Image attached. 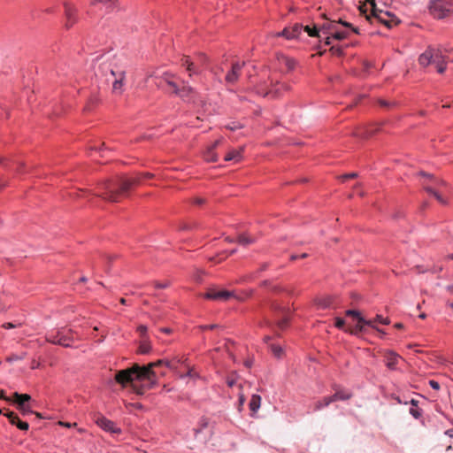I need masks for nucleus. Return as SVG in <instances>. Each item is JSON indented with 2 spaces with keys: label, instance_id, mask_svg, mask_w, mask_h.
<instances>
[{
  "label": "nucleus",
  "instance_id": "f257e3e1",
  "mask_svg": "<svg viewBox=\"0 0 453 453\" xmlns=\"http://www.w3.org/2000/svg\"><path fill=\"white\" fill-rule=\"evenodd\" d=\"M115 380L123 387L130 383L136 394L142 395L146 389L151 388L157 383V374L150 367L135 364L129 369L119 371L115 374Z\"/></svg>",
  "mask_w": 453,
  "mask_h": 453
},
{
  "label": "nucleus",
  "instance_id": "f03ea898",
  "mask_svg": "<svg viewBox=\"0 0 453 453\" xmlns=\"http://www.w3.org/2000/svg\"><path fill=\"white\" fill-rule=\"evenodd\" d=\"M139 181V178L106 180L97 184L94 196L107 202L118 203L130 188Z\"/></svg>",
  "mask_w": 453,
  "mask_h": 453
},
{
  "label": "nucleus",
  "instance_id": "7ed1b4c3",
  "mask_svg": "<svg viewBox=\"0 0 453 453\" xmlns=\"http://www.w3.org/2000/svg\"><path fill=\"white\" fill-rule=\"evenodd\" d=\"M418 64L422 67H427L430 65H434L439 73H443L447 68V64L449 62L448 56L444 55L441 49L429 46L418 57Z\"/></svg>",
  "mask_w": 453,
  "mask_h": 453
},
{
  "label": "nucleus",
  "instance_id": "20e7f679",
  "mask_svg": "<svg viewBox=\"0 0 453 453\" xmlns=\"http://www.w3.org/2000/svg\"><path fill=\"white\" fill-rule=\"evenodd\" d=\"M418 175L425 177L426 180L423 181V188L441 204H447L446 199L442 196L441 193L443 189L447 188V183L443 180H440L434 175L426 173L425 172H419Z\"/></svg>",
  "mask_w": 453,
  "mask_h": 453
},
{
  "label": "nucleus",
  "instance_id": "39448f33",
  "mask_svg": "<svg viewBox=\"0 0 453 453\" xmlns=\"http://www.w3.org/2000/svg\"><path fill=\"white\" fill-rule=\"evenodd\" d=\"M428 10L435 19L449 18L453 15V0H430Z\"/></svg>",
  "mask_w": 453,
  "mask_h": 453
},
{
  "label": "nucleus",
  "instance_id": "423d86ee",
  "mask_svg": "<svg viewBox=\"0 0 453 453\" xmlns=\"http://www.w3.org/2000/svg\"><path fill=\"white\" fill-rule=\"evenodd\" d=\"M72 334L73 331L71 329H61L58 330L56 334H49L46 340L47 342L53 344L61 345L63 347H70V342L73 341Z\"/></svg>",
  "mask_w": 453,
  "mask_h": 453
},
{
  "label": "nucleus",
  "instance_id": "0eeeda50",
  "mask_svg": "<svg viewBox=\"0 0 453 453\" xmlns=\"http://www.w3.org/2000/svg\"><path fill=\"white\" fill-rule=\"evenodd\" d=\"M367 2L371 5V15H366L367 20L371 23H373V20L378 21L380 23L384 24L388 27H392V22L384 18V16H390L389 12H383L382 11H379L376 7L375 0H367Z\"/></svg>",
  "mask_w": 453,
  "mask_h": 453
},
{
  "label": "nucleus",
  "instance_id": "6e6552de",
  "mask_svg": "<svg viewBox=\"0 0 453 453\" xmlns=\"http://www.w3.org/2000/svg\"><path fill=\"white\" fill-rule=\"evenodd\" d=\"M111 75L113 77L112 92L121 95L124 91L126 71L124 69L111 68Z\"/></svg>",
  "mask_w": 453,
  "mask_h": 453
},
{
  "label": "nucleus",
  "instance_id": "1a4fd4ad",
  "mask_svg": "<svg viewBox=\"0 0 453 453\" xmlns=\"http://www.w3.org/2000/svg\"><path fill=\"white\" fill-rule=\"evenodd\" d=\"M288 85L281 82H276L275 84L272 85V88L269 90L265 91L264 89L260 88L257 90V93L263 95L265 97L276 99L280 98L283 95V93L288 91Z\"/></svg>",
  "mask_w": 453,
  "mask_h": 453
},
{
  "label": "nucleus",
  "instance_id": "9d476101",
  "mask_svg": "<svg viewBox=\"0 0 453 453\" xmlns=\"http://www.w3.org/2000/svg\"><path fill=\"white\" fill-rule=\"evenodd\" d=\"M234 296V293L228 290H219L216 288H210L205 294L204 297L215 301H227L230 297Z\"/></svg>",
  "mask_w": 453,
  "mask_h": 453
},
{
  "label": "nucleus",
  "instance_id": "9b49d317",
  "mask_svg": "<svg viewBox=\"0 0 453 453\" xmlns=\"http://www.w3.org/2000/svg\"><path fill=\"white\" fill-rule=\"evenodd\" d=\"M184 363H185V361H182L181 358H179V357H174L171 361L167 360V359H159V360H157L156 362H152V363L148 364L144 367H150V370L151 372H154V370H153L154 367L165 365L169 369L176 370L177 369V364H184Z\"/></svg>",
  "mask_w": 453,
  "mask_h": 453
},
{
  "label": "nucleus",
  "instance_id": "f8f14e48",
  "mask_svg": "<svg viewBox=\"0 0 453 453\" xmlns=\"http://www.w3.org/2000/svg\"><path fill=\"white\" fill-rule=\"evenodd\" d=\"M96 423L97 426H99L101 428H103L104 430H105L107 432L117 433V434L120 433V429L117 428L115 426V424L111 420L106 418L104 416L96 417Z\"/></svg>",
  "mask_w": 453,
  "mask_h": 453
},
{
  "label": "nucleus",
  "instance_id": "ddd939ff",
  "mask_svg": "<svg viewBox=\"0 0 453 453\" xmlns=\"http://www.w3.org/2000/svg\"><path fill=\"white\" fill-rule=\"evenodd\" d=\"M4 416L8 418L12 425H15L20 430L27 431L29 428L28 423L21 421L15 412L8 411Z\"/></svg>",
  "mask_w": 453,
  "mask_h": 453
},
{
  "label": "nucleus",
  "instance_id": "4468645a",
  "mask_svg": "<svg viewBox=\"0 0 453 453\" xmlns=\"http://www.w3.org/2000/svg\"><path fill=\"white\" fill-rule=\"evenodd\" d=\"M273 309L275 311L279 310V312L282 313V318L279 319L276 321V324L280 329H281V330L285 329L288 325V319H289L288 310H287L285 308H281L279 304H273Z\"/></svg>",
  "mask_w": 453,
  "mask_h": 453
},
{
  "label": "nucleus",
  "instance_id": "2eb2a0df",
  "mask_svg": "<svg viewBox=\"0 0 453 453\" xmlns=\"http://www.w3.org/2000/svg\"><path fill=\"white\" fill-rule=\"evenodd\" d=\"M65 18H66L65 27L67 28H70L77 21V19L75 16L76 10L70 4H65Z\"/></svg>",
  "mask_w": 453,
  "mask_h": 453
},
{
  "label": "nucleus",
  "instance_id": "dca6fc26",
  "mask_svg": "<svg viewBox=\"0 0 453 453\" xmlns=\"http://www.w3.org/2000/svg\"><path fill=\"white\" fill-rule=\"evenodd\" d=\"M222 140L219 139L215 141L211 146L207 148L204 152V159L208 162H216L218 161V155L215 153V149L221 143Z\"/></svg>",
  "mask_w": 453,
  "mask_h": 453
},
{
  "label": "nucleus",
  "instance_id": "f3484780",
  "mask_svg": "<svg viewBox=\"0 0 453 453\" xmlns=\"http://www.w3.org/2000/svg\"><path fill=\"white\" fill-rule=\"evenodd\" d=\"M243 65L244 62L242 64L238 62L234 63L232 65V70L226 74V81L228 83H234L238 80L239 74Z\"/></svg>",
  "mask_w": 453,
  "mask_h": 453
},
{
  "label": "nucleus",
  "instance_id": "a211bd4d",
  "mask_svg": "<svg viewBox=\"0 0 453 453\" xmlns=\"http://www.w3.org/2000/svg\"><path fill=\"white\" fill-rule=\"evenodd\" d=\"M302 30L303 26L296 24L292 27L283 29V31L280 34H279V35L284 36L287 39H294L299 36Z\"/></svg>",
  "mask_w": 453,
  "mask_h": 453
},
{
  "label": "nucleus",
  "instance_id": "6ab92c4d",
  "mask_svg": "<svg viewBox=\"0 0 453 453\" xmlns=\"http://www.w3.org/2000/svg\"><path fill=\"white\" fill-rule=\"evenodd\" d=\"M351 395L349 393L344 391H336L334 395L331 396L324 397L325 405H329L331 403L338 401V400H347L349 399Z\"/></svg>",
  "mask_w": 453,
  "mask_h": 453
},
{
  "label": "nucleus",
  "instance_id": "aec40b11",
  "mask_svg": "<svg viewBox=\"0 0 453 453\" xmlns=\"http://www.w3.org/2000/svg\"><path fill=\"white\" fill-rule=\"evenodd\" d=\"M12 400L17 404V407H20L28 404L27 403L31 400V396L27 394L15 392L12 395Z\"/></svg>",
  "mask_w": 453,
  "mask_h": 453
},
{
  "label": "nucleus",
  "instance_id": "412c9836",
  "mask_svg": "<svg viewBox=\"0 0 453 453\" xmlns=\"http://www.w3.org/2000/svg\"><path fill=\"white\" fill-rule=\"evenodd\" d=\"M346 315L349 316V317H352L353 319H357V321H358L359 323H365V324H366L369 326H373L372 320L364 319L357 311L348 310L346 311Z\"/></svg>",
  "mask_w": 453,
  "mask_h": 453
},
{
  "label": "nucleus",
  "instance_id": "4be33fe9",
  "mask_svg": "<svg viewBox=\"0 0 453 453\" xmlns=\"http://www.w3.org/2000/svg\"><path fill=\"white\" fill-rule=\"evenodd\" d=\"M182 88H179V92H174L176 95H179L184 100H189L192 97V95L195 93L194 89L185 85L184 81L182 82Z\"/></svg>",
  "mask_w": 453,
  "mask_h": 453
},
{
  "label": "nucleus",
  "instance_id": "5701e85b",
  "mask_svg": "<svg viewBox=\"0 0 453 453\" xmlns=\"http://www.w3.org/2000/svg\"><path fill=\"white\" fill-rule=\"evenodd\" d=\"M243 148H239L237 150H232L229 151L224 157L225 161L234 160L235 162L241 161L242 156Z\"/></svg>",
  "mask_w": 453,
  "mask_h": 453
},
{
  "label": "nucleus",
  "instance_id": "b1692460",
  "mask_svg": "<svg viewBox=\"0 0 453 453\" xmlns=\"http://www.w3.org/2000/svg\"><path fill=\"white\" fill-rule=\"evenodd\" d=\"M174 74L171 73H165L162 76V79L164 81L169 85L171 88H173V92H179V86L177 83L173 81Z\"/></svg>",
  "mask_w": 453,
  "mask_h": 453
},
{
  "label": "nucleus",
  "instance_id": "393cba45",
  "mask_svg": "<svg viewBox=\"0 0 453 453\" xmlns=\"http://www.w3.org/2000/svg\"><path fill=\"white\" fill-rule=\"evenodd\" d=\"M398 359H399V356L398 355H396L394 352H388L386 355V365L389 369H395V365H396V364L398 362Z\"/></svg>",
  "mask_w": 453,
  "mask_h": 453
},
{
  "label": "nucleus",
  "instance_id": "a878e982",
  "mask_svg": "<svg viewBox=\"0 0 453 453\" xmlns=\"http://www.w3.org/2000/svg\"><path fill=\"white\" fill-rule=\"evenodd\" d=\"M256 242V238L253 236L248 234H239L237 237V242L243 246H248Z\"/></svg>",
  "mask_w": 453,
  "mask_h": 453
},
{
  "label": "nucleus",
  "instance_id": "bb28decb",
  "mask_svg": "<svg viewBox=\"0 0 453 453\" xmlns=\"http://www.w3.org/2000/svg\"><path fill=\"white\" fill-rule=\"evenodd\" d=\"M261 404V397L258 395H253L251 396V399L250 401V409L251 411L256 412L259 408Z\"/></svg>",
  "mask_w": 453,
  "mask_h": 453
},
{
  "label": "nucleus",
  "instance_id": "cd10ccee",
  "mask_svg": "<svg viewBox=\"0 0 453 453\" xmlns=\"http://www.w3.org/2000/svg\"><path fill=\"white\" fill-rule=\"evenodd\" d=\"M150 349H151L150 343L146 339H142L141 341V343L139 346V349H138L139 353L147 354L150 351Z\"/></svg>",
  "mask_w": 453,
  "mask_h": 453
},
{
  "label": "nucleus",
  "instance_id": "c85d7f7f",
  "mask_svg": "<svg viewBox=\"0 0 453 453\" xmlns=\"http://www.w3.org/2000/svg\"><path fill=\"white\" fill-rule=\"evenodd\" d=\"M336 28V20H333L328 24H324L321 27V31L325 34H331L334 33V31Z\"/></svg>",
  "mask_w": 453,
  "mask_h": 453
},
{
  "label": "nucleus",
  "instance_id": "c756f323",
  "mask_svg": "<svg viewBox=\"0 0 453 453\" xmlns=\"http://www.w3.org/2000/svg\"><path fill=\"white\" fill-rule=\"evenodd\" d=\"M378 104L380 106L386 109H391L397 106L396 101H389L386 99H378Z\"/></svg>",
  "mask_w": 453,
  "mask_h": 453
},
{
  "label": "nucleus",
  "instance_id": "7c9ffc66",
  "mask_svg": "<svg viewBox=\"0 0 453 453\" xmlns=\"http://www.w3.org/2000/svg\"><path fill=\"white\" fill-rule=\"evenodd\" d=\"M332 37L334 39H336V40H339V41H342V40H344L346 38L349 37V32H346V31H339L337 29V27L335 28V30L334 31V33H332Z\"/></svg>",
  "mask_w": 453,
  "mask_h": 453
},
{
  "label": "nucleus",
  "instance_id": "2f4dec72",
  "mask_svg": "<svg viewBox=\"0 0 453 453\" xmlns=\"http://www.w3.org/2000/svg\"><path fill=\"white\" fill-rule=\"evenodd\" d=\"M186 360L187 359H183L182 361H185V363L183 365H185L186 367L188 368V372L185 374H180V378L184 379L186 377H190V378L197 377V373L194 371V369L192 367H190L189 365H186Z\"/></svg>",
  "mask_w": 453,
  "mask_h": 453
},
{
  "label": "nucleus",
  "instance_id": "473e14b6",
  "mask_svg": "<svg viewBox=\"0 0 453 453\" xmlns=\"http://www.w3.org/2000/svg\"><path fill=\"white\" fill-rule=\"evenodd\" d=\"M26 357V353H21L20 355H18V354H12L10 356H8L6 357V361L9 362V363H12V362H14V361H19V360H22L23 358H25Z\"/></svg>",
  "mask_w": 453,
  "mask_h": 453
},
{
  "label": "nucleus",
  "instance_id": "72a5a7b5",
  "mask_svg": "<svg viewBox=\"0 0 453 453\" xmlns=\"http://www.w3.org/2000/svg\"><path fill=\"white\" fill-rule=\"evenodd\" d=\"M365 326H367V325H366V324H365V323H359V322L357 321V326H356L353 329H350V330H349V333H350V334H352L357 335V334H358L359 333H361V332H363V331H364V327H365Z\"/></svg>",
  "mask_w": 453,
  "mask_h": 453
},
{
  "label": "nucleus",
  "instance_id": "f704fd0d",
  "mask_svg": "<svg viewBox=\"0 0 453 453\" xmlns=\"http://www.w3.org/2000/svg\"><path fill=\"white\" fill-rule=\"evenodd\" d=\"M270 348H271V350H272L273 354L276 357H280L282 356L283 350H282L281 347H280L278 345L272 344L270 346Z\"/></svg>",
  "mask_w": 453,
  "mask_h": 453
},
{
  "label": "nucleus",
  "instance_id": "c9c22d12",
  "mask_svg": "<svg viewBox=\"0 0 453 453\" xmlns=\"http://www.w3.org/2000/svg\"><path fill=\"white\" fill-rule=\"evenodd\" d=\"M303 29L308 33V35L311 37H319V31L316 27L311 28L309 26L303 27Z\"/></svg>",
  "mask_w": 453,
  "mask_h": 453
},
{
  "label": "nucleus",
  "instance_id": "e433bc0d",
  "mask_svg": "<svg viewBox=\"0 0 453 453\" xmlns=\"http://www.w3.org/2000/svg\"><path fill=\"white\" fill-rule=\"evenodd\" d=\"M18 409L19 410V411H21L22 414L24 415H27V414H33L34 411H32L31 409V406L29 404H26V405H22L20 407H18Z\"/></svg>",
  "mask_w": 453,
  "mask_h": 453
},
{
  "label": "nucleus",
  "instance_id": "4c0bfd02",
  "mask_svg": "<svg viewBox=\"0 0 453 453\" xmlns=\"http://www.w3.org/2000/svg\"><path fill=\"white\" fill-rule=\"evenodd\" d=\"M283 61L288 70L294 69V67L296 65V62L294 59H291L288 58H283Z\"/></svg>",
  "mask_w": 453,
  "mask_h": 453
},
{
  "label": "nucleus",
  "instance_id": "58836bf2",
  "mask_svg": "<svg viewBox=\"0 0 453 453\" xmlns=\"http://www.w3.org/2000/svg\"><path fill=\"white\" fill-rule=\"evenodd\" d=\"M187 71L189 73L190 77L193 75V73H198V69L195 66L193 62H188Z\"/></svg>",
  "mask_w": 453,
  "mask_h": 453
},
{
  "label": "nucleus",
  "instance_id": "ea45409f",
  "mask_svg": "<svg viewBox=\"0 0 453 453\" xmlns=\"http://www.w3.org/2000/svg\"><path fill=\"white\" fill-rule=\"evenodd\" d=\"M372 320L373 324L375 322H380V323L384 324V325H388L389 323V320L388 319H384L380 315H377L376 318L374 319H372ZM372 327L375 328V326L373 325Z\"/></svg>",
  "mask_w": 453,
  "mask_h": 453
},
{
  "label": "nucleus",
  "instance_id": "a19ab883",
  "mask_svg": "<svg viewBox=\"0 0 453 453\" xmlns=\"http://www.w3.org/2000/svg\"><path fill=\"white\" fill-rule=\"evenodd\" d=\"M242 127V125H241L238 122H233V123H230V124L226 126V128H227V129H229L231 131H234V130L240 129Z\"/></svg>",
  "mask_w": 453,
  "mask_h": 453
},
{
  "label": "nucleus",
  "instance_id": "79ce46f5",
  "mask_svg": "<svg viewBox=\"0 0 453 453\" xmlns=\"http://www.w3.org/2000/svg\"><path fill=\"white\" fill-rule=\"evenodd\" d=\"M326 406V405H325V401H324V398H323L322 400L317 401L314 403L313 411H319V410H321L322 408H324Z\"/></svg>",
  "mask_w": 453,
  "mask_h": 453
},
{
  "label": "nucleus",
  "instance_id": "37998d69",
  "mask_svg": "<svg viewBox=\"0 0 453 453\" xmlns=\"http://www.w3.org/2000/svg\"><path fill=\"white\" fill-rule=\"evenodd\" d=\"M138 332L140 333L142 339H146V333H147V326L141 325L137 328Z\"/></svg>",
  "mask_w": 453,
  "mask_h": 453
},
{
  "label": "nucleus",
  "instance_id": "c03bdc74",
  "mask_svg": "<svg viewBox=\"0 0 453 453\" xmlns=\"http://www.w3.org/2000/svg\"><path fill=\"white\" fill-rule=\"evenodd\" d=\"M154 286L156 288H166L170 286V282L169 281H165V282H154Z\"/></svg>",
  "mask_w": 453,
  "mask_h": 453
},
{
  "label": "nucleus",
  "instance_id": "a18cd8bd",
  "mask_svg": "<svg viewBox=\"0 0 453 453\" xmlns=\"http://www.w3.org/2000/svg\"><path fill=\"white\" fill-rule=\"evenodd\" d=\"M345 325L344 319L341 318H336L335 319V326L339 329H342Z\"/></svg>",
  "mask_w": 453,
  "mask_h": 453
},
{
  "label": "nucleus",
  "instance_id": "49530a36",
  "mask_svg": "<svg viewBox=\"0 0 453 453\" xmlns=\"http://www.w3.org/2000/svg\"><path fill=\"white\" fill-rule=\"evenodd\" d=\"M410 413L415 418H418L420 416H421V412L419 411L418 409H416V408H411L410 409Z\"/></svg>",
  "mask_w": 453,
  "mask_h": 453
},
{
  "label": "nucleus",
  "instance_id": "de8ad7c7",
  "mask_svg": "<svg viewBox=\"0 0 453 453\" xmlns=\"http://www.w3.org/2000/svg\"><path fill=\"white\" fill-rule=\"evenodd\" d=\"M330 51L333 54H336V55H339V56L342 54V50L340 47H337V46H332L330 48Z\"/></svg>",
  "mask_w": 453,
  "mask_h": 453
},
{
  "label": "nucleus",
  "instance_id": "09e8293b",
  "mask_svg": "<svg viewBox=\"0 0 453 453\" xmlns=\"http://www.w3.org/2000/svg\"><path fill=\"white\" fill-rule=\"evenodd\" d=\"M10 308V305L6 304L0 297V311H6Z\"/></svg>",
  "mask_w": 453,
  "mask_h": 453
},
{
  "label": "nucleus",
  "instance_id": "8fccbe9b",
  "mask_svg": "<svg viewBox=\"0 0 453 453\" xmlns=\"http://www.w3.org/2000/svg\"><path fill=\"white\" fill-rule=\"evenodd\" d=\"M93 4H96V3H104V4H109V6L111 7L113 6L114 3H115V0H93L92 2Z\"/></svg>",
  "mask_w": 453,
  "mask_h": 453
},
{
  "label": "nucleus",
  "instance_id": "3c124183",
  "mask_svg": "<svg viewBox=\"0 0 453 453\" xmlns=\"http://www.w3.org/2000/svg\"><path fill=\"white\" fill-rule=\"evenodd\" d=\"M337 24H342V26H344L345 27H348V28H350V29H351V27H352V24H350V23H349V22H347V21H344V20H342V19H338V20H336V25H337Z\"/></svg>",
  "mask_w": 453,
  "mask_h": 453
},
{
  "label": "nucleus",
  "instance_id": "603ef678",
  "mask_svg": "<svg viewBox=\"0 0 453 453\" xmlns=\"http://www.w3.org/2000/svg\"><path fill=\"white\" fill-rule=\"evenodd\" d=\"M337 24H342V26H344L345 27H348V28H350V29H351V27H352V24H350V23H349V22H347V21H344V20H342V19H338V20H336V25H337Z\"/></svg>",
  "mask_w": 453,
  "mask_h": 453
},
{
  "label": "nucleus",
  "instance_id": "864d4df0",
  "mask_svg": "<svg viewBox=\"0 0 453 453\" xmlns=\"http://www.w3.org/2000/svg\"><path fill=\"white\" fill-rule=\"evenodd\" d=\"M357 176V174L356 173H348V174L342 175V179L343 180H348V179L356 178Z\"/></svg>",
  "mask_w": 453,
  "mask_h": 453
},
{
  "label": "nucleus",
  "instance_id": "5fc2aeb1",
  "mask_svg": "<svg viewBox=\"0 0 453 453\" xmlns=\"http://www.w3.org/2000/svg\"><path fill=\"white\" fill-rule=\"evenodd\" d=\"M429 385L435 390L440 389V384L435 380H429Z\"/></svg>",
  "mask_w": 453,
  "mask_h": 453
},
{
  "label": "nucleus",
  "instance_id": "6e6d98bb",
  "mask_svg": "<svg viewBox=\"0 0 453 453\" xmlns=\"http://www.w3.org/2000/svg\"><path fill=\"white\" fill-rule=\"evenodd\" d=\"M188 62H191L188 57L185 56V57H183V58H181V65H182V66H186V67H187V66H188Z\"/></svg>",
  "mask_w": 453,
  "mask_h": 453
},
{
  "label": "nucleus",
  "instance_id": "4d7b16f0",
  "mask_svg": "<svg viewBox=\"0 0 453 453\" xmlns=\"http://www.w3.org/2000/svg\"><path fill=\"white\" fill-rule=\"evenodd\" d=\"M245 403V396L242 393H239V404L242 407Z\"/></svg>",
  "mask_w": 453,
  "mask_h": 453
},
{
  "label": "nucleus",
  "instance_id": "13d9d810",
  "mask_svg": "<svg viewBox=\"0 0 453 453\" xmlns=\"http://www.w3.org/2000/svg\"><path fill=\"white\" fill-rule=\"evenodd\" d=\"M2 327L5 328V329H11V328L16 327V326L11 322H8V323L3 324Z\"/></svg>",
  "mask_w": 453,
  "mask_h": 453
},
{
  "label": "nucleus",
  "instance_id": "bf43d9fd",
  "mask_svg": "<svg viewBox=\"0 0 453 453\" xmlns=\"http://www.w3.org/2000/svg\"><path fill=\"white\" fill-rule=\"evenodd\" d=\"M0 399L5 400V401H7V402H9V401H11V400H12L11 398H9V397H7V396L5 395V393H4V390H1V391H0Z\"/></svg>",
  "mask_w": 453,
  "mask_h": 453
},
{
  "label": "nucleus",
  "instance_id": "052dcab7",
  "mask_svg": "<svg viewBox=\"0 0 453 453\" xmlns=\"http://www.w3.org/2000/svg\"><path fill=\"white\" fill-rule=\"evenodd\" d=\"M216 327H218V325H216V324H212V325L203 326H202V329H203V330H206V329H214V328H216Z\"/></svg>",
  "mask_w": 453,
  "mask_h": 453
},
{
  "label": "nucleus",
  "instance_id": "680f3d73",
  "mask_svg": "<svg viewBox=\"0 0 453 453\" xmlns=\"http://www.w3.org/2000/svg\"><path fill=\"white\" fill-rule=\"evenodd\" d=\"M226 383L228 387L232 388L235 385V380L234 379H227Z\"/></svg>",
  "mask_w": 453,
  "mask_h": 453
},
{
  "label": "nucleus",
  "instance_id": "e2e57ef3",
  "mask_svg": "<svg viewBox=\"0 0 453 453\" xmlns=\"http://www.w3.org/2000/svg\"><path fill=\"white\" fill-rule=\"evenodd\" d=\"M40 366V363L35 361V360H33L32 363H31V368L32 369H35V368H38Z\"/></svg>",
  "mask_w": 453,
  "mask_h": 453
},
{
  "label": "nucleus",
  "instance_id": "0e129e2a",
  "mask_svg": "<svg viewBox=\"0 0 453 453\" xmlns=\"http://www.w3.org/2000/svg\"><path fill=\"white\" fill-rule=\"evenodd\" d=\"M194 203L200 205V204H203L204 203V200L203 198H200V197H197L194 200Z\"/></svg>",
  "mask_w": 453,
  "mask_h": 453
},
{
  "label": "nucleus",
  "instance_id": "69168bd1",
  "mask_svg": "<svg viewBox=\"0 0 453 453\" xmlns=\"http://www.w3.org/2000/svg\"><path fill=\"white\" fill-rule=\"evenodd\" d=\"M415 268H416V270H417L418 273H425V272L429 271L428 269L421 270V266H419V265L416 266Z\"/></svg>",
  "mask_w": 453,
  "mask_h": 453
},
{
  "label": "nucleus",
  "instance_id": "338daca9",
  "mask_svg": "<svg viewBox=\"0 0 453 453\" xmlns=\"http://www.w3.org/2000/svg\"><path fill=\"white\" fill-rule=\"evenodd\" d=\"M446 289L449 294L453 295V284L447 286Z\"/></svg>",
  "mask_w": 453,
  "mask_h": 453
},
{
  "label": "nucleus",
  "instance_id": "774afa93",
  "mask_svg": "<svg viewBox=\"0 0 453 453\" xmlns=\"http://www.w3.org/2000/svg\"><path fill=\"white\" fill-rule=\"evenodd\" d=\"M332 38H333V37H332V35H331V36H327V37L326 38L325 43H326V45H330V44H331V39H332Z\"/></svg>",
  "mask_w": 453,
  "mask_h": 453
}]
</instances>
